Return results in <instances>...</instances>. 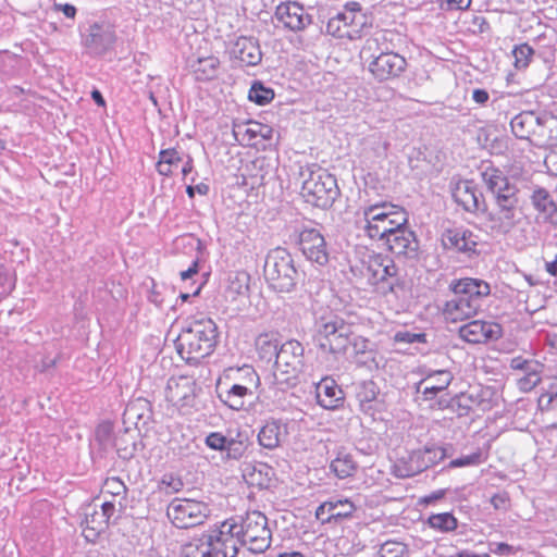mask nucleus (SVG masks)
I'll list each match as a JSON object with an SVG mask.
<instances>
[{
    "instance_id": "12",
    "label": "nucleus",
    "mask_w": 557,
    "mask_h": 557,
    "mask_svg": "<svg viewBox=\"0 0 557 557\" xmlns=\"http://www.w3.org/2000/svg\"><path fill=\"white\" fill-rule=\"evenodd\" d=\"M351 326L338 317L322 318L317 324V342L324 352L343 355L350 345Z\"/></svg>"
},
{
    "instance_id": "4",
    "label": "nucleus",
    "mask_w": 557,
    "mask_h": 557,
    "mask_svg": "<svg viewBox=\"0 0 557 557\" xmlns=\"http://www.w3.org/2000/svg\"><path fill=\"white\" fill-rule=\"evenodd\" d=\"M358 214L360 228L372 240L384 242L395 228L408 224L406 210L387 201L366 205L359 209Z\"/></svg>"
},
{
    "instance_id": "16",
    "label": "nucleus",
    "mask_w": 557,
    "mask_h": 557,
    "mask_svg": "<svg viewBox=\"0 0 557 557\" xmlns=\"http://www.w3.org/2000/svg\"><path fill=\"white\" fill-rule=\"evenodd\" d=\"M115 510V503L111 500H104L99 509L96 505H88L85 508V519L82 523L85 539L94 542L101 532L106 531Z\"/></svg>"
},
{
    "instance_id": "64",
    "label": "nucleus",
    "mask_w": 557,
    "mask_h": 557,
    "mask_svg": "<svg viewBox=\"0 0 557 557\" xmlns=\"http://www.w3.org/2000/svg\"><path fill=\"white\" fill-rule=\"evenodd\" d=\"M545 219L553 225L557 226V207L556 205L553 206L552 209L547 210L545 213Z\"/></svg>"
},
{
    "instance_id": "49",
    "label": "nucleus",
    "mask_w": 557,
    "mask_h": 557,
    "mask_svg": "<svg viewBox=\"0 0 557 557\" xmlns=\"http://www.w3.org/2000/svg\"><path fill=\"white\" fill-rule=\"evenodd\" d=\"M484 461L483 454L480 449L476 451L461 456L459 458L453 459L449 462L450 468H461V467H469V466H478Z\"/></svg>"
},
{
    "instance_id": "42",
    "label": "nucleus",
    "mask_w": 557,
    "mask_h": 557,
    "mask_svg": "<svg viewBox=\"0 0 557 557\" xmlns=\"http://www.w3.org/2000/svg\"><path fill=\"white\" fill-rule=\"evenodd\" d=\"M248 448V441L243 438L240 434L236 438H230L225 447V458L239 460Z\"/></svg>"
},
{
    "instance_id": "60",
    "label": "nucleus",
    "mask_w": 557,
    "mask_h": 557,
    "mask_svg": "<svg viewBox=\"0 0 557 557\" xmlns=\"http://www.w3.org/2000/svg\"><path fill=\"white\" fill-rule=\"evenodd\" d=\"M508 497L506 494H495L491 498V504L495 509H506Z\"/></svg>"
},
{
    "instance_id": "20",
    "label": "nucleus",
    "mask_w": 557,
    "mask_h": 557,
    "mask_svg": "<svg viewBox=\"0 0 557 557\" xmlns=\"http://www.w3.org/2000/svg\"><path fill=\"white\" fill-rule=\"evenodd\" d=\"M275 18L284 28L299 32L311 24V16L297 2H283L276 7Z\"/></svg>"
},
{
    "instance_id": "38",
    "label": "nucleus",
    "mask_w": 557,
    "mask_h": 557,
    "mask_svg": "<svg viewBox=\"0 0 557 557\" xmlns=\"http://www.w3.org/2000/svg\"><path fill=\"white\" fill-rule=\"evenodd\" d=\"M237 376L233 384L249 387V393H256L260 385V379L256 370L250 366H244L236 370Z\"/></svg>"
},
{
    "instance_id": "58",
    "label": "nucleus",
    "mask_w": 557,
    "mask_h": 557,
    "mask_svg": "<svg viewBox=\"0 0 557 557\" xmlns=\"http://www.w3.org/2000/svg\"><path fill=\"white\" fill-rule=\"evenodd\" d=\"M471 5V0H446L445 9L453 10H467Z\"/></svg>"
},
{
    "instance_id": "51",
    "label": "nucleus",
    "mask_w": 557,
    "mask_h": 557,
    "mask_svg": "<svg viewBox=\"0 0 557 557\" xmlns=\"http://www.w3.org/2000/svg\"><path fill=\"white\" fill-rule=\"evenodd\" d=\"M228 440L230 438L224 436L222 433L211 432L207 435L205 443L213 450L224 451Z\"/></svg>"
},
{
    "instance_id": "43",
    "label": "nucleus",
    "mask_w": 557,
    "mask_h": 557,
    "mask_svg": "<svg viewBox=\"0 0 557 557\" xmlns=\"http://www.w3.org/2000/svg\"><path fill=\"white\" fill-rule=\"evenodd\" d=\"M127 493V487L124 484V482L117 478L112 476L108 478L101 488L102 495H110L112 497H121V499H124Z\"/></svg>"
},
{
    "instance_id": "30",
    "label": "nucleus",
    "mask_w": 557,
    "mask_h": 557,
    "mask_svg": "<svg viewBox=\"0 0 557 557\" xmlns=\"http://www.w3.org/2000/svg\"><path fill=\"white\" fill-rule=\"evenodd\" d=\"M256 393H249V387L232 384L226 389L219 392V398L233 410L245 409L247 403L251 404Z\"/></svg>"
},
{
    "instance_id": "40",
    "label": "nucleus",
    "mask_w": 557,
    "mask_h": 557,
    "mask_svg": "<svg viewBox=\"0 0 557 557\" xmlns=\"http://www.w3.org/2000/svg\"><path fill=\"white\" fill-rule=\"evenodd\" d=\"M430 528L441 531L450 532L457 529V519L449 512L432 515L428 519Z\"/></svg>"
},
{
    "instance_id": "13",
    "label": "nucleus",
    "mask_w": 557,
    "mask_h": 557,
    "mask_svg": "<svg viewBox=\"0 0 557 557\" xmlns=\"http://www.w3.org/2000/svg\"><path fill=\"white\" fill-rule=\"evenodd\" d=\"M166 516L178 529H189L202 524L209 516L207 504L189 499L174 498L166 508Z\"/></svg>"
},
{
    "instance_id": "24",
    "label": "nucleus",
    "mask_w": 557,
    "mask_h": 557,
    "mask_svg": "<svg viewBox=\"0 0 557 557\" xmlns=\"http://www.w3.org/2000/svg\"><path fill=\"white\" fill-rule=\"evenodd\" d=\"M356 511L354 503L347 498L322 503L315 510V517L323 523L332 520H342L352 516Z\"/></svg>"
},
{
    "instance_id": "45",
    "label": "nucleus",
    "mask_w": 557,
    "mask_h": 557,
    "mask_svg": "<svg viewBox=\"0 0 557 557\" xmlns=\"http://www.w3.org/2000/svg\"><path fill=\"white\" fill-rule=\"evenodd\" d=\"M534 54V50L528 44H522L517 46L512 50V55L515 58L513 65L517 70H524L529 66L531 59Z\"/></svg>"
},
{
    "instance_id": "33",
    "label": "nucleus",
    "mask_w": 557,
    "mask_h": 557,
    "mask_svg": "<svg viewBox=\"0 0 557 557\" xmlns=\"http://www.w3.org/2000/svg\"><path fill=\"white\" fill-rule=\"evenodd\" d=\"M255 346L261 360L272 361L280 349L277 334L273 332L260 334L255 341Z\"/></svg>"
},
{
    "instance_id": "19",
    "label": "nucleus",
    "mask_w": 557,
    "mask_h": 557,
    "mask_svg": "<svg viewBox=\"0 0 557 557\" xmlns=\"http://www.w3.org/2000/svg\"><path fill=\"white\" fill-rule=\"evenodd\" d=\"M383 243L394 255L406 258H416L418 255L419 243L408 224L395 228Z\"/></svg>"
},
{
    "instance_id": "8",
    "label": "nucleus",
    "mask_w": 557,
    "mask_h": 557,
    "mask_svg": "<svg viewBox=\"0 0 557 557\" xmlns=\"http://www.w3.org/2000/svg\"><path fill=\"white\" fill-rule=\"evenodd\" d=\"M299 178L301 197L314 207L330 208L339 195L336 178L314 164L301 166Z\"/></svg>"
},
{
    "instance_id": "52",
    "label": "nucleus",
    "mask_w": 557,
    "mask_h": 557,
    "mask_svg": "<svg viewBox=\"0 0 557 557\" xmlns=\"http://www.w3.org/2000/svg\"><path fill=\"white\" fill-rule=\"evenodd\" d=\"M394 341L396 343H406V344L425 343V334L424 333H412L409 331H398L394 336Z\"/></svg>"
},
{
    "instance_id": "1",
    "label": "nucleus",
    "mask_w": 557,
    "mask_h": 557,
    "mask_svg": "<svg viewBox=\"0 0 557 557\" xmlns=\"http://www.w3.org/2000/svg\"><path fill=\"white\" fill-rule=\"evenodd\" d=\"M481 178L493 201L491 210H487L482 194L472 181L458 182L453 198L468 212L484 211L491 234L505 236L521 221L519 188L504 171L492 164L481 168Z\"/></svg>"
},
{
    "instance_id": "17",
    "label": "nucleus",
    "mask_w": 557,
    "mask_h": 557,
    "mask_svg": "<svg viewBox=\"0 0 557 557\" xmlns=\"http://www.w3.org/2000/svg\"><path fill=\"white\" fill-rule=\"evenodd\" d=\"M458 335L469 344H486L500 338L503 329L495 322L473 320L461 325L458 330Z\"/></svg>"
},
{
    "instance_id": "18",
    "label": "nucleus",
    "mask_w": 557,
    "mask_h": 557,
    "mask_svg": "<svg viewBox=\"0 0 557 557\" xmlns=\"http://www.w3.org/2000/svg\"><path fill=\"white\" fill-rule=\"evenodd\" d=\"M298 245L307 260L319 265L329 261V252L324 236L317 228H304L298 236Z\"/></svg>"
},
{
    "instance_id": "22",
    "label": "nucleus",
    "mask_w": 557,
    "mask_h": 557,
    "mask_svg": "<svg viewBox=\"0 0 557 557\" xmlns=\"http://www.w3.org/2000/svg\"><path fill=\"white\" fill-rule=\"evenodd\" d=\"M195 381L189 376L171 377L166 385V399L174 406H190L195 398Z\"/></svg>"
},
{
    "instance_id": "39",
    "label": "nucleus",
    "mask_w": 557,
    "mask_h": 557,
    "mask_svg": "<svg viewBox=\"0 0 557 557\" xmlns=\"http://www.w3.org/2000/svg\"><path fill=\"white\" fill-rule=\"evenodd\" d=\"M352 361L358 368L373 372L380 369L383 363V357L376 349L368 350L358 356H352Z\"/></svg>"
},
{
    "instance_id": "36",
    "label": "nucleus",
    "mask_w": 557,
    "mask_h": 557,
    "mask_svg": "<svg viewBox=\"0 0 557 557\" xmlns=\"http://www.w3.org/2000/svg\"><path fill=\"white\" fill-rule=\"evenodd\" d=\"M330 469L338 479H346L354 475L357 470V462L349 453L339 450L331 461Z\"/></svg>"
},
{
    "instance_id": "29",
    "label": "nucleus",
    "mask_w": 557,
    "mask_h": 557,
    "mask_svg": "<svg viewBox=\"0 0 557 557\" xmlns=\"http://www.w3.org/2000/svg\"><path fill=\"white\" fill-rule=\"evenodd\" d=\"M344 399L343 391L330 379H323L317 385V400L325 409L337 408Z\"/></svg>"
},
{
    "instance_id": "56",
    "label": "nucleus",
    "mask_w": 557,
    "mask_h": 557,
    "mask_svg": "<svg viewBox=\"0 0 557 557\" xmlns=\"http://www.w3.org/2000/svg\"><path fill=\"white\" fill-rule=\"evenodd\" d=\"M546 399V405L549 406L552 403L557 401V377H554L549 384L547 391L540 397V404Z\"/></svg>"
},
{
    "instance_id": "63",
    "label": "nucleus",
    "mask_w": 557,
    "mask_h": 557,
    "mask_svg": "<svg viewBox=\"0 0 557 557\" xmlns=\"http://www.w3.org/2000/svg\"><path fill=\"white\" fill-rule=\"evenodd\" d=\"M492 552L500 556H506L511 554L512 547L506 543H496Z\"/></svg>"
},
{
    "instance_id": "28",
    "label": "nucleus",
    "mask_w": 557,
    "mask_h": 557,
    "mask_svg": "<svg viewBox=\"0 0 557 557\" xmlns=\"http://www.w3.org/2000/svg\"><path fill=\"white\" fill-rule=\"evenodd\" d=\"M287 425L281 420H269L258 433L259 444L267 449H274L287 437Z\"/></svg>"
},
{
    "instance_id": "55",
    "label": "nucleus",
    "mask_w": 557,
    "mask_h": 557,
    "mask_svg": "<svg viewBox=\"0 0 557 557\" xmlns=\"http://www.w3.org/2000/svg\"><path fill=\"white\" fill-rule=\"evenodd\" d=\"M159 159L168 164L173 165L174 168H177L182 161L178 151H176L175 149L161 150L159 153Z\"/></svg>"
},
{
    "instance_id": "62",
    "label": "nucleus",
    "mask_w": 557,
    "mask_h": 557,
    "mask_svg": "<svg viewBox=\"0 0 557 557\" xmlns=\"http://www.w3.org/2000/svg\"><path fill=\"white\" fill-rule=\"evenodd\" d=\"M111 426L109 424H101L97 428L96 436L100 441H106L110 437Z\"/></svg>"
},
{
    "instance_id": "35",
    "label": "nucleus",
    "mask_w": 557,
    "mask_h": 557,
    "mask_svg": "<svg viewBox=\"0 0 557 557\" xmlns=\"http://www.w3.org/2000/svg\"><path fill=\"white\" fill-rule=\"evenodd\" d=\"M220 66V61L214 55L197 59L193 64V73L197 81H210L213 79Z\"/></svg>"
},
{
    "instance_id": "15",
    "label": "nucleus",
    "mask_w": 557,
    "mask_h": 557,
    "mask_svg": "<svg viewBox=\"0 0 557 557\" xmlns=\"http://www.w3.org/2000/svg\"><path fill=\"white\" fill-rule=\"evenodd\" d=\"M210 557H236L239 540L234 534L232 520H225L220 525L203 532Z\"/></svg>"
},
{
    "instance_id": "21",
    "label": "nucleus",
    "mask_w": 557,
    "mask_h": 557,
    "mask_svg": "<svg viewBox=\"0 0 557 557\" xmlns=\"http://www.w3.org/2000/svg\"><path fill=\"white\" fill-rule=\"evenodd\" d=\"M151 419V404L149 400L141 397L129 401L123 413V423L125 424L126 430H129L132 426L139 432L147 430Z\"/></svg>"
},
{
    "instance_id": "9",
    "label": "nucleus",
    "mask_w": 557,
    "mask_h": 557,
    "mask_svg": "<svg viewBox=\"0 0 557 557\" xmlns=\"http://www.w3.org/2000/svg\"><path fill=\"white\" fill-rule=\"evenodd\" d=\"M231 520L239 546H247L255 554L263 553L270 547L272 532L268 525V518L262 512H247L239 523L235 519Z\"/></svg>"
},
{
    "instance_id": "5",
    "label": "nucleus",
    "mask_w": 557,
    "mask_h": 557,
    "mask_svg": "<svg viewBox=\"0 0 557 557\" xmlns=\"http://www.w3.org/2000/svg\"><path fill=\"white\" fill-rule=\"evenodd\" d=\"M216 325L211 319L194 320L176 337L177 354L189 363H197L209 356L216 344Z\"/></svg>"
},
{
    "instance_id": "61",
    "label": "nucleus",
    "mask_w": 557,
    "mask_h": 557,
    "mask_svg": "<svg viewBox=\"0 0 557 557\" xmlns=\"http://www.w3.org/2000/svg\"><path fill=\"white\" fill-rule=\"evenodd\" d=\"M488 98V92L485 89H474L472 92V99L479 104H484Z\"/></svg>"
},
{
    "instance_id": "7",
    "label": "nucleus",
    "mask_w": 557,
    "mask_h": 557,
    "mask_svg": "<svg viewBox=\"0 0 557 557\" xmlns=\"http://www.w3.org/2000/svg\"><path fill=\"white\" fill-rule=\"evenodd\" d=\"M361 262L362 275L369 284L376 286L387 301L404 296V283L397 277L398 270L389 257L370 252L364 256Z\"/></svg>"
},
{
    "instance_id": "25",
    "label": "nucleus",
    "mask_w": 557,
    "mask_h": 557,
    "mask_svg": "<svg viewBox=\"0 0 557 557\" xmlns=\"http://www.w3.org/2000/svg\"><path fill=\"white\" fill-rule=\"evenodd\" d=\"M233 58L247 66H255L260 63L262 53L258 41L251 37H238L231 49Z\"/></svg>"
},
{
    "instance_id": "10",
    "label": "nucleus",
    "mask_w": 557,
    "mask_h": 557,
    "mask_svg": "<svg viewBox=\"0 0 557 557\" xmlns=\"http://www.w3.org/2000/svg\"><path fill=\"white\" fill-rule=\"evenodd\" d=\"M264 276L270 286L280 293L293 292L299 280L293 257L281 247L268 253L264 262Z\"/></svg>"
},
{
    "instance_id": "59",
    "label": "nucleus",
    "mask_w": 557,
    "mask_h": 557,
    "mask_svg": "<svg viewBox=\"0 0 557 557\" xmlns=\"http://www.w3.org/2000/svg\"><path fill=\"white\" fill-rule=\"evenodd\" d=\"M469 400H471V396H466L462 394V395L456 397L455 399H453L451 407L457 405L459 408H461V410L459 411V414L460 416L466 414L470 410V405L468 404Z\"/></svg>"
},
{
    "instance_id": "48",
    "label": "nucleus",
    "mask_w": 557,
    "mask_h": 557,
    "mask_svg": "<svg viewBox=\"0 0 557 557\" xmlns=\"http://www.w3.org/2000/svg\"><path fill=\"white\" fill-rule=\"evenodd\" d=\"M541 369H528L524 375L517 381L518 388L523 392L532 391L541 382Z\"/></svg>"
},
{
    "instance_id": "37",
    "label": "nucleus",
    "mask_w": 557,
    "mask_h": 557,
    "mask_svg": "<svg viewBox=\"0 0 557 557\" xmlns=\"http://www.w3.org/2000/svg\"><path fill=\"white\" fill-rule=\"evenodd\" d=\"M209 555L210 549L203 533L183 544L180 549V557H210Z\"/></svg>"
},
{
    "instance_id": "14",
    "label": "nucleus",
    "mask_w": 557,
    "mask_h": 557,
    "mask_svg": "<svg viewBox=\"0 0 557 557\" xmlns=\"http://www.w3.org/2000/svg\"><path fill=\"white\" fill-rule=\"evenodd\" d=\"M444 456V450L438 447L417 449L408 454V456L398 458L393 466L392 472L400 479L410 478L436 465Z\"/></svg>"
},
{
    "instance_id": "44",
    "label": "nucleus",
    "mask_w": 557,
    "mask_h": 557,
    "mask_svg": "<svg viewBox=\"0 0 557 557\" xmlns=\"http://www.w3.org/2000/svg\"><path fill=\"white\" fill-rule=\"evenodd\" d=\"M531 201L533 207L543 214L555 205L549 193L543 187L533 190Z\"/></svg>"
},
{
    "instance_id": "31",
    "label": "nucleus",
    "mask_w": 557,
    "mask_h": 557,
    "mask_svg": "<svg viewBox=\"0 0 557 557\" xmlns=\"http://www.w3.org/2000/svg\"><path fill=\"white\" fill-rule=\"evenodd\" d=\"M454 375L448 370H436L428 373V375L420 381L419 387L424 385L422 391L425 399H431L437 393L446 389L451 383Z\"/></svg>"
},
{
    "instance_id": "53",
    "label": "nucleus",
    "mask_w": 557,
    "mask_h": 557,
    "mask_svg": "<svg viewBox=\"0 0 557 557\" xmlns=\"http://www.w3.org/2000/svg\"><path fill=\"white\" fill-rule=\"evenodd\" d=\"M350 345L352 346L354 354L352 356H358L368 350H373V345L364 337L355 336L350 337Z\"/></svg>"
},
{
    "instance_id": "57",
    "label": "nucleus",
    "mask_w": 557,
    "mask_h": 557,
    "mask_svg": "<svg viewBox=\"0 0 557 557\" xmlns=\"http://www.w3.org/2000/svg\"><path fill=\"white\" fill-rule=\"evenodd\" d=\"M53 10L63 13L69 18H74L76 15V8L70 3H54Z\"/></svg>"
},
{
    "instance_id": "26",
    "label": "nucleus",
    "mask_w": 557,
    "mask_h": 557,
    "mask_svg": "<svg viewBox=\"0 0 557 557\" xmlns=\"http://www.w3.org/2000/svg\"><path fill=\"white\" fill-rule=\"evenodd\" d=\"M442 244L445 249L465 253L474 252L478 245L472 232L460 228L446 230L442 235Z\"/></svg>"
},
{
    "instance_id": "3",
    "label": "nucleus",
    "mask_w": 557,
    "mask_h": 557,
    "mask_svg": "<svg viewBox=\"0 0 557 557\" xmlns=\"http://www.w3.org/2000/svg\"><path fill=\"white\" fill-rule=\"evenodd\" d=\"M389 32L381 30L368 38L361 49V58L368 70L380 82L399 77L407 67L406 59L389 50Z\"/></svg>"
},
{
    "instance_id": "50",
    "label": "nucleus",
    "mask_w": 557,
    "mask_h": 557,
    "mask_svg": "<svg viewBox=\"0 0 557 557\" xmlns=\"http://www.w3.org/2000/svg\"><path fill=\"white\" fill-rule=\"evenodd\" d=\"M405 552V545L399 542L387 541L381 545L380 557H401Z\"/></svg>"
},
{
    "instance_id": "11",
    "label": "nucleus",
    "mask_w": 557,
    "mask_h": 557,
    "mask_svg": "<svg viewBox=\"0 0 557 557\" xmlns=\"http://www.w3.org/2000/svg\"><path fill=\"white\" fill-rule=\"evenodd\" d=\"M305 348L296 339L280 346L274 362V380L281 387L295 386L305 368Z\"/></svg>"
},
{
    "instance_id": "54",
    "label": "nucleus",
    "mask_w": 557,
    "mask_h": 557,
    "mask_svg": "<svg viewBox=\"0 0 557 557\" xmlns=\"http://www.w3.org/2000/svg\"><path fill=\"white\" fill-rule=\"evenodd\" d=\"M510 367L513 370H521V371H524V372H528L529 368H531V369H542V364L541 363H539L536 361H533V360L524 359L522 357H515V358H512L511 361H510Z\"/></svg>"
},
{
    "instance_id": "41",
    "label": "nucleus",
    "mask_w": 557,
    "mask_h": 557,
    "mask_svg": "<svg viewBox=\"0 0 557 557\" xmlns=\"http://www.w3.org/2000/svg\"><path fill=\"white\" fill-rule=\"evenodd\" d=\"M379 393L380 389L376 383L371 380L362 381L356 388V397L362 407L374 401Z\"/></svg>"
},
{
    "instance_id": "2",
    "label": "nucleus",
    "mask_w": 557,
    "mask_h": 557,
    "mask_svg": "<svg viewBox=\"0 0 557 557\" xmlns=\"http://www.w3.org/2000/svg\"><path fill=\"white\" fill-rule=\"evenodd\" d=\"M453 296L443 307V315L447 322L457 323L471 319L479 312L482 300L491 293L490 285L479 278L466 277L453 282Z\"/></svg>"
},
{
    "instance_id": "27",
    "label": "nucleus",
    "mask_w": 557,
    "mask_h": 557,
    "mask_svg": "<svg viewBox=\"0 0 557 557\" xmlns=\"http://www.w3.org/2000/svg\"><path fill=\"white\" fill-rule=\"evenodd\" d=\"M337 14L341 16L343 25L350 29L355 37L370 23L369 16L357 1L347 2Z\"/></svg>"
},
{
    "instance_id": "47",
    "label": "nucleus",
    "mask_w": 557,
    "mask_h": 557,
    "mask_svg": "<svg viewBox=\"0 0 557 557\" xmlns=\"http://www.w3.org/2000/svg\"><path fill=\"white\" fill-rule=\"evenodd\" d=\"M274 97V92L270 88L263 87L261 84H253L249 90L248 98L257 104L263 106L269 103Z\"/></svg>"
},
{
    "instance_id": "46",
    "label": "nucleus",
    "mask_w": 557,
    "mask_h": 557,
    "mask_svg": "<svg viewBox=\"0 0 557 557\" xmlns=\"http://www.w3.org/2000/svg\"><path fill=\"white\" fill-rule=\"evenodd\" d=\"M326 33L337 38H355V34L343 25V21L338 14L329 20L326 24Z\"/></svg>"
},
{
    "instance_id": "6",
    "label": "nucleus",
    "mask_w": 557,
    "mask_h": 557,
    "mask_svg": "<svg viewBox=\"0 0 557 557\" xmlns=\"http://www.w3.org/2000/svg\"><path fill=\"white\" fill-rule=\"evenodd\" d=\"M513 135L539 148L557 147V116L523 111L510 122Z\"/></svg>"
},
{
    "instance_id": "23",
    "label": "nucleus",
    "mask_w": 557,
    "mask_h": 557,
    "mask_svg": "<svg viewBox=\"0 0 557 557\" xmlns=\"http://www.w3.org/2000/svg\"><path fill=\"white\" fill-rule=\"evenodd\" d=\"M116 36L109 25L94 24L85 38V46L91 54H103L112 48Z\"/></svg>"
},
{
    "instance_id": "32",
    "label": "nucleus",
    "mask_w": 557,
    "mask_h": 557,
    "mask_svg": "<svg viewBox=\"0 0 557 557\" xmlns=\"http://www.w3.org/2000/svg\"><path fill=\"white\" fill-rule=\"evenodd\" d=\"M264 126L258 122H248L246 124H236L233 127L235 139L243 146H255L256 139L260 136L268 139V134H262Z\"/></svg>"
},
{
    "instance_id": "34",
    "label": "nucleus",
    "mask_w": 557,
    "mask_h": 557,
    "mask_svg": "<svg viewBox=\"0 0 557 557\" xmlns=\"http://www.w3.org/2000/svg\"><path fill=\"white\" fill-rule=\"evenodd\" d=\"M250 276L246 272H236L228 277V284L225 289V297L232 301L238 298H247L249 290Z\"/></svg>"
}]
</instances>
